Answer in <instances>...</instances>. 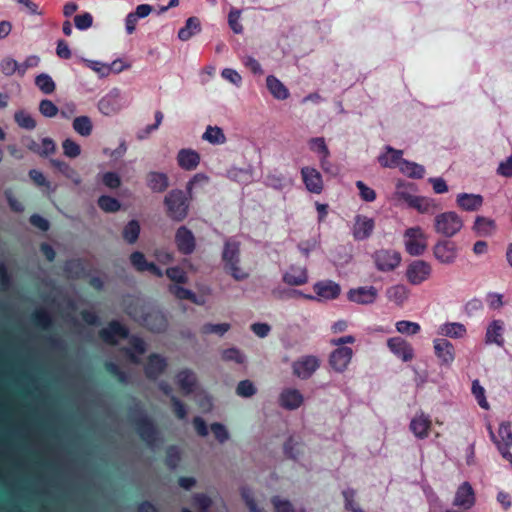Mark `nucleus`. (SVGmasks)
Instances as JSON below:
<instances>
[{
    "instance_id": "obj_35",
    "label": "nucleus",
    "mask_w": 512,
    "mask_h": 512,
    "mask_svg": "<svg viewBox=\"0 0 512 512\" xmlns=\"http://www.w3.org/2000/svg\"><path fill=\"white\" fill-rule=\"evenodd\" d=\"M147 185L154 192H163L169 185L168 177L162 172H150L147 176Z\"/></svg>"
},
{
    "instance_id": "obj_20",
    "label": "nucleus",
    "mask_w": 512,
    "mask_h": 512,
    "mask_svg": "<svg viewBox=\"0 0 512 512\" xmlns=\"http://www.w3.org/2000/svg\"><path fill=\"white\" fill-rule=\"evenodd\" d=\"M177 163L184 170H195L200 163V155L197 151L190 148L181 149L177 153Z\"/></svg>"
},
{
    "instance_id": "obj_46",
    "label": "nucleus",
    "mask_w": 512,
    "mask_h": 512,
    "mask_svg": "<svg viewBox=\"0 0 512 512\" xmlns=\"http://www.w3.org/2000/svg\"><path fill=\"white\" fill-rule=\"evenodd\" d=\"M35 85L44 94H52L56 89V84L52 77L47 73H40L35 77Z\"/></svg>"
},
{
    "instance_id": "obj_30",
    "label": "nucleus",
    "mask_w": 512,
    "mask_h": 512,
    "mask_svg": "<svg viewBox=\"0 0 512 512\" xmlns=\"http://www.w3.org/2000/svg\"><path fill=\"white\" fill-rule=\"evenodd\" d=\"M309 147L313 152H315L319 155L320 164H321L322 169L328 170V168L326 167V164H329V160H328L329 150L325 143L324 138H322V137L312 138L309 141Z\"/></svg>"
},
{
    "instance_id": "obj_60",
    "label": "nucleus",
    "mask_w": 512,
    "mask_h": 512,
    "mask_svg": "<svg viewBox=\"0 0 512 512\" xmlns=\"http://www.w3.org/2000/svg\"><path fill=\"white\" fill-rule=\"evenodd\" d=\"M271 503L275 512H298L289 500L280 496L272 497Z\"/></svg>"
},
{
    "instance_id": "obj_53",
    "label": "nucleus",
    "mask_w": 512,
    "mask_h": 512,
    "mask_svg": "<svg viewBox=\"0 0 512 512\" xmlns=\"http://www.w3.org/2000/svg\"><path fill=\"white\" fill-rule=\"evenodd\" d=\"M229 329V323H206L201 327L200 331L205 335L216 334L218 336H223L226 332L229 331Z\"/></svg>"
},
{
    "instance_id": "obj_29",
    "label": "nucleus",
    "mask_w": 512,
    "mask_h": 512,
    "mask_svg": "<svg viewBox=\"0 0 512 512\" xmlns=\"http://www.w3.org/2000/svg\"><path fill=\"white\" fill-rule=\"evenodd\" d=\"M472 229L476 235L481 237H488L495 232L496 224L494 220L490 218L477 216L475 218Z\"/></svg>"
},
{
    "instance_id": "obj_49",
    "label": "nucleus",
    "mask_w": 512,
    "mask_h": 512,
    "mask_svg": "<svg viewBox=\"0 0 512 512\" xmlns=\"http://www.w3.org/2000/svg\"><path fill=\"white\" fill-rule=\"evenodd\" d=\"M129 343L131 344V348L127 349V355L132 362H138L139 356L145 352V344L137 337H131Z\"/></svg>"
},
{
    "instance_id": "obj_47",
    "label": "nucleus",
    "mask_w": 512,
    "mask_h": 512,
    "mask_svg": "<svg viewBox=\"0 0 512 512\" xmlns=\"http://www.w3.org/2000/svg\"><path fill=\"white\" fill-rule=\"evenodd\" d=\"M224 266L230 263L239 262V245L235 241H226L223 250Z\"/></svg>"
},
{
    "instance_id": "obj_23",
    "label": "nucleus",
    "mask_w": 512,
    "mask_h": 512,
    "mask_svg": "<svg viewBox=\"0 0 512 512\" xmlns=\"http://www.w3.org/2000/svg\"><path fill=\"white\" fill-rule=\"evenodd\" d=\"M488 430L492 441L496 444L498 449L499 445H501L503 448L512 447V431L509 423L503 422L500 424L498 437H496L494 434L491 426L488 427Z\"/></svg>"
},
{
    "instance_id": "obj_56",
    "label": "nucleus",
    "mask_w": 512,
    "mask_h": 512,
    "mask_svg": "<svg viewBox=\"0 0 512 512\" xmlns=\"http://www.w3.org/2000/svg\"><path fill=\"white\" fill-rule=\"evenodd\" d=\"M140 225L136 220L130 221L123 229V238L128 243H134L139 236Z\"/></svg>"
},
{
    "instance_id": "obj_61",
    "label": "nucleus",
    "mask_w": 512,
    "mask_h": 512,
    "mask_svg": "<svg viewBox=\"0 0 512 512\" xmlns=\"http://www.w3.org/2000/svg\"><path fill=\"white\" fill-rule=\"evenodd\" d=\"M345 501V508L352 512H363L359 504L356 502V492L353 489L347 488L343 491Z\"/></svg>"
},
{
    "instance_id": "obj_4",
    "label": "nucleus",
    "mask_w": 512,
    "mask_h": 512,
    "mask_svg": "<svg viewBox=\"0 0 512 512\" xmlns=\"http://www.w3.org/2000/svg\"><path fill=\"white\" fill-rule=\"evenodd\" d=\"M403 244L411 256L423 255L428 247V236L420 226H413L404 231Z\"/></svg>"
},
{
    "instance_id": "obj_15",
    "label": "nucleus",
    "mask_w": 512,
    "mask_h": 512,
    "mask_svg": "<svg viewBox=\"0 0 512 512\" xmlns=\"http://www.w3.org/2000/svg\"><path fill=\"white\" fill-rule=\"evenodd\" d=\"M302 180L306 189L314 194H320L323 190V179L320 172L313 167H303L301 169Z\"/></svg>"
},
{
    "instance_id": "obj_27",
    "label": "nucleus",
    "mask_w": 512,
    "mask_h": 512,
    "mask_svg": "<svg viewBox=\"0 0 512 512\" xmlns=\"http://www.w3.org/2000/svg\"><path fill=\"white\" fill-rule=\"evenodd\" d=\"M283 281L290 286L303 285L308 281L307 271L302 267H290V269L284 273Z\"/></svg>"
},
{
    "instance_id": "obj_5",
    "label": "nucleus",
    "mask_w": 512,
    "mask_h": 512,
    "mask_svg": "<svg viewBox=\"0 0 512 512\" xmlns=\"http://www.w3.org/2000/svg\"><path fill=\"white\" fill-rule=\"evenodd\" d=\"M371 258L376 270L381 273H390L395 271L402 262L401 253L390 248H381L374 251Z\"/></svg>"
},
{
    "instance_id": "obj_52",
    "label": "nucleus",
    "mask_w": 512,
    "mask_h": 512,
    "mask_svg": "<svg viewBox=\"0 0 512 512\" xmlns=\"http://www.w3.org/2000/svg\"><path fill=\"white\" fill-rule=\"evenodd\" d=\"M168 290L172 295H174L176 298L180 300L187 299L193 303L199 304L197 296L191 290H188L178 285H170Z\"/></svg>"
},
{
    "instance_id": "obj_26",
    "label": "nucleus",
    "mask_w": 512,
    "mask_h": 512,
    "mask_svg": "<svg viewBox=\"0 0 512 512\" xmlns=\"http://www.w3.org/2000/svg\"><path fill=\"white\" fill-rule=\"evenodd\" d=\"M266 86L271 95L277 100H286L290 95L287 87L274 75L267 76Z\"/></svg>"
},
{
    "instance_id": "obj_25",
    "label": "nucleus",
    "mask_w": 512,
    "mask_h": 512,
    "mask_svg": "<svg viewBox=\"0 0 512 512\" xmlns=\"http://www.w3.org/2000/svg\"><path fill=\"white\" fill-rule=\"evenodd\" d=\"M387 299L397 306H402L410 296V289L404 284H395L386 289Z\"/></svg>"
},
{
    "instance_id": "obj_17",
    "label": "nucleus",
    "mask_w": 512,
    "mask_h": 512,
    "mask_svg": "<svg viewBox=\"0 0 512 512\" xmlns=\"http://www.w3.org/2000/svg\"><path fill=\"white\" fill-rule=\"evenodd\" d=\"M318 300L328 301L336 299L341 292L338 283L331 280L319 281L313 286Z\"/></svg>"
},
{
    "instance_id": "obj_33",
    "label": "nucleus",
    "mask_w": 512,
    "mask_h": 512,
    "mask_svg": "<svg viewBox=\"0 0 512 512\" xmlns=\"http://www.w3.org/2000/svg\"><path fill=\"white\" fill-rule=\"evenodd\" d=\"M466 327L459 322H447L439 327V334L450 338H463L466 335Z\"/></svg>"
},
{
    "instance_id": "obj_36",
    "label": "nucleus",
    "mask_w": 512,
    "mask_h": 512,
    "mask_svg": "<svg viewBox=\"0 0 512 512\" xmlns=\"http://www.w3.org/2000/svg\"><path fill=\"white\" fill-rule=\"evenodd\" d=\"M503 323L499 320H494L487 328L486 343H495L498 346H503L504 340L502 337Z\"/></svg>"
},
{
    "instance_id": "obj_9",
    "label": "nucleus",
    "mask_w": 512,
    "mask_h": 512,
    "mask_svg": "<svg viewBox=\"0 0 512 512\" xmlns=\"http://www.w3.org/2000/svg\"><path fill=\"white\" fill-rule=\"evenodd\" d=\"M320 367V359L315 355H304L295 360L292 364L294 376L305 380L310 378Z\"/></svg>"
},
{
    "instance_id": "obj_1",
    "label": "nucleus",
    "mask_w": 512,
    "mask_h": 512,
    "mask_svg": "<svg viewBox=\"0 0 512 512\" xmlns=\"http://www.w3.org/2000/svg\"><path fill=\"white\" fill-rule=\"evenodd\" d=\"M356 338L353 335H345L330 340V344L336 348L329 355V365L338 372H344L352 361L354 352L347 344H354Z\"/></svg>"
},
{
    "instance_id": "obj_21",
    "label": "nucleus",
    "mask_w": 512,
    "mask_h": 512,
    "mask_svg": "<svg viewBox=\"0 0 512 512\" xmlns=\"http://www.w3.org/2000/svg\"><path fill=\"white\" fill-rule=\"evenodd\" d=\"M130 261L138 271H147L157 277L163 276L162 270L159 267H157L154 263L148 262L144 254L141 252L137 251L132 253L130 256Z\"/></svg>"
},
{
    "instance_id": "obj_40",
    "label": "nucleus",
    "mask_w": 512,
    "mask_h": 512,
    "mask_svg": "<svg viewBox=\"0 0 512 512\" xmlns=\"http://www.w3.org/2000/svg\"><path fill=\"white\" fill-rule=\"evenodd\" d=\"M411 208L416 209L421 214H432L439 209L434 199L423 196H417Z\"/></svg>"
},
{
    "instance_id": "obj_6",
    "label": "nucleus",
    "mask_w": 512,
    "mask_h": 512,
    "mask_svg": "<svg viewBox=\"0 0 512 512\" xmlns=\"http://www.w3.org/2000/svg\"><path fill=\"white\" fill-rule=\"evenodd\" d=\"M165 206L167 213L173 220L180 221L184 219L188 214V202L183 191L172 190L170 191L165 199Z\"/></svg>"
},
{
    "instance_id": "obj_39",
    "label": "nucleus",
    "mask_w": 512,
    "mask_h": 512,
    "mask_svg": "<svg viewBox=\"0 0 512 512\" xmlns=\"http://www.w3.org/2000/svg\"><path fill=\"white\" fill-rule=\"evenodd\" d=\"M50 163L55 167L62 175L70 179L75 185L81 183V178L77 171L73 169L69 164L58 159L50 160Z\"/></svg>"
},
{
    "instance_id": "obj_55",
    "label": "nucleus",
    "mask_w": 512,
    "mask_h": 512,
    "mask_svg": "<svg viewBox=\"0 0 512 512\" xmlns=\"http://www.w3.org/2000/svg\"><path fill=\"white\" fill-rule=\"evenodd\" d=\"M257 393V388L250 380H242L237 384L236 394L242 398H250Z\"/></svg>"
},
{
    "instance_id": "obj_45",
    "label": "nucleus",
    "mask_w": 512,
    "mask_h": 512,
    "mask_svg": "<svg viewBox=\"0 0 512 512\" xmlns=\"http://www.w3.org/2000/svg\"><path fill=\"white\" fill-rule=\"evenodd\" d=\"M399 170L411 178H422L425 173V169L422 165H419L415 162H410L405 159L400 162Z\"/></svg>"
},
{
    "instance_id": "obj_38",
    "label": "nucleus",
    "mask_w": 512,
    "mask_h": 512,
    "mask_svg": "<svg viewBox=\"0 0 512 512\" xmlns=\"http://www.w3.org/2000/svg\"><path fill=\"white\" fill-rule=\"evenodd\" d=\"M201 31L200 21L196 17H190L186 20V24L178 32V38L181 41H187Z\"/></svg>"
},
{
    "instance_id": "obj_57",
    "label": "nucleus",
    "mask_w": 512,
    "mask_h": 512,
    "mask_svg": "<svg viewBox=\"0 0 512 512\" xmlns=\"http://www.w3.org/2000/svg\"><path fill=\"white\" fill-rule=\"evenodd\" d=\"M0 70L5 76H11L15 73L20 75L19 63L9 56L1 60Z\"/></svg>"
},
{
    "instance_id": "obj_44",
    "label": "nucleus",
    "mask_w": 512,
    "mask_h": 512,
    "mask_svg": "<svg viewBox=\"0 0 512 512\" xmlns=\"http://www.w3.org/2000/svg\"><path fill=\"white\" fill-rule=\"evenodd\" d=\"M74 131L83 136L88 137L92 133L93 125L92 121L88 116L75 117L72 123Z\"/></svg>"
},
{
    "instance_id": "obj_16",
    "label": "nucleus",
    "mask_w": 512,
    "mask_h": 512,
    "mask_svg": "<svg viewBox=\"0 0 512 512\" xmlns=\"http://www.w3.org/2000/svg\"><path fill=\"white\" fill-rule=\"evenodd\" d=\"M279 405L286 410H296L304 403V396L295 388H285L279 394Z\"/></svg>"
},
{
    "instance_id": "obj_2",
    "label": "nucleus",
    "mask_w": 512,
    "mask_h": 512,
    "mask_svg": "<svg viewBox=\"0 0 512 512\" xmlns=\"http://www.w3.org/2000/svg\"><path fill=\"white\" fill-rule=\"evenodd\" d=\"M464 227L463 218L455 211L439 212L434 216L433 229L437 235L452 238Z\"/></svg>"
},
{
    "instance_id": "obj_59",
    "label": "nucleus",
    "mask_w": 512,
    "mask_h": 512,
    "mask_svg": "<svg viewBox=\"0 0 512 512\" xmlns=\"http://www.w3.org/2000/svg\"><path fill=\"white\" fill-rule=\"evenodd\" d=\"M211 432L213 433L215 439L223 444L230 439V433L227 427L219 422H214L210 425Z\"/></svg>"
},
{
    "instance_id": "obj_48",
    "label": "nucleus",
    "mask_w": 512,
    "mask_h": 512,
    "mask_svg": "<svg viewBox=\"0 0 512 512\" xmlns=\"http://www.w3.org/2000/svg\"><path fill=\"white\" fill-rule=\"evenodd\" d=\"M14 120L22 129L33 130L36 127V121L32 115L25 110L16 111L14 114Z\"/></svg>"
},
{
    "instance_id": "obj_11",
    "label": "nucleus",
    "mask_w": 512,
    "mask_h": 512,
    "mask_svg": "<svg viewBox=\"0 0 512 512\" xmlns=\"http://www.w3.org/2000/svg\"><path fill=\"white\" fill-rule=\"evenodd\" d=\"M387 347L395 357L401 359L403 362H409L414 358L412 345L402 337L396 336L389 338L387 340Z\"/></svg>"
},
{
    "instance_id": "obj_10",
    "label": "nucleus",
    "mask_w": 512,
    "mask_h": 512,
    "mask_svg": "<svg viewBox=\"0 0 512 512\" xmlns=\"http://www.w3.org/2000/svg\"><path fill=\"white\" fill-rule=\"evenodd\" d=\"M475 503L476 494L472 485L467 481L460 484L453 498V506L463 510H470L474 507Z\"/></svg>"
},
{
    "instance_id": "obj_43",
    "label": "nucleus",
    "mask_w": 512,
    "mask_h": 512,
    "mask_svg": "<svg viewBox=\"0 0 512 512\" xmlns=\"http://www.w3.org/2000/svg\"><path fill=\"white\" fill-rule=\"evenodd\" d=\"M264 183H265L266 186L271 187L273 189L282 190L287 185L291 184V181L288 180L282 174H280V173H278L276 171H273V172H269L265 176Z\"/></svg>"
},
{
    "instance_id": "obj_62",
    "label": "nucleus",
    "mask_w": 512,
    "mask_h": 512,
    "mask_svg": "<svg viewBox=\"0 0 512 512\" xmlns=\"http://www.w3.org/2000/svg\"><path fill=\"white\" fill-rule=\"evenodd\" d=\"M63 153L69 158H76L81 153V148L74 140L67 138L62 143Z\"/></svg>"
},
{
    "instance_id": "obj_8",
    "label": "nucleus",
    "mask_w": 512,
    "mask_h": 512,
    "mask_svg": "<svg viewBox=\"0 0 512 512\" xmlns=\"http://www.w3.org/2000/svg\"><path fill=\"white\" fill-rule=\"evenodd\" d=\"M432 276V266L425 260L417 259L410 262L405 270L406 280L414 286L421 285Z\"/></svg>"
},
{
    "instance_id": "obj_34",
    "label": "nucleus",
    "mask_w": 512,
    "mask_h": 512,
    "mask_svg": "<svg viewBox=\"0 0 512 512\" xmlns=\"http://www.w3.org/2000/svg\"><path fill=\"white\" fill-rule=\"evenodd\" d=\"M143 322L149 329L157 332L164 330L167 326L165 316L159 311L149 312L146 317L143 318Z\"/></svg>"
},
{
    "instance_id": "obj_41",
    "label": "nucleus",
    "mask_w": 512,
    "mask_h": 512,
    "mask_svg": "<svg viewBox=\"0 0 512 512\" xmlns=\"http://www.w3.org/2000/svg\"><path fill=\"white\" fill-rule=\"evenodd\" d=\"M202 139L212 145H221L226 142V136L223 130L218 126H207L202 135Z\"/></svg>"
},
{
    "instance_id": "obj_63",
    "label": "nucleus",
    "mask_w": 512,
    "mask_h": 512,
    "mask_svg": "<svg viewBox=\"0 0 512 512\" xmlns=\"http://www.w3.org/2000/svg\"><path fill=\"white\" fill-rule=\"evenodd\" d=\"M139 433L141 437L148 442L149 444H153L155 441V430L152 423L148 420H144L140 427Z\"/></svg>"
},
{
    "instance_id": "obj_54",
    "label": "nucleus",
    "mask_w": 512,
    "mask_h": 512,
    "mask_svg": "<svg viewBox=\"0 0 512 512\" xmlns=\"http://www.w3.org/2000/svg\"><path fill=\"white\" fill-rule=\"evenodd\" d=\"M83 62L100 77H106L112 72L113 66H109V64L89 59H84Z\"/></svg>"
},
{
    "instance_id": "obj_31",
    "label": "nucleus",
    "mask_w": 512,
    "mask_h": 512,
    "mask_svg": "<svg viewBox=\"0 0 512 512\" xmlns=\"http://www.w3.org/2000/svg\"><path fill=\"white\" fill-rule=\"evenodd\" d=\"M177 384L185 394L193 393L197 387L196 376L190 370H183L177 375Z\"/></svg>"
},
{
    "instance_id": "obj_42",
    "label": "nucleus",
    "mask_w": 512,
    "mask_h": 512,
    "mask_svg": "<svg viewBox=\"0 0 512 512\" xmlns=\"http://www.w3.org/2000/svg\"><path fill=\"white\" fill-rule=\"evenodd\" d=\"M166 367V361L159 355H151L148 364L145 368L146 374L149 377H157Z\"/></svg>"
},
{
    "instance_id": "obj_37",
    "label": "nucleus",
    "mask_w": 512,
    "mask_h": 512,
    "mask_svg": "<svg viewBox=\"0 0 512 512\" xmlns=\"http://www.w3.org/2000/svg\"><path fill=\"white\" fill-rule=\"evenodd\" d=\"M240 494L250 512H266L254 492L249 487H241Z\"/></svg>"
},
{
    "instance_id": "obj_32",
    "label": "nucleus",
    "mask_w": 512,
    "mask_h": 512,
    "mask_svg": "<svg viewBox=\"0 0 512 512\" xmlns=\"http://www.w3.org/2000/svg\"><path fill=\"white\" fill-rule=\"evenodd\" d=\"M394 197L398 202L405 203L411 207L417 198V195H415L414 185L402 183L398 184Z\"/></svg>"
},
{
    "instance_id": "obj_18",
    "label": "nucleus",
    "mask_w": 512,
    "mask_h": 512,
    "mask_svg": "<svg viewBox=\"0 0 512 512\" xmlns=\"http://www.w3.org/2000/svg\"><path fill=\"white\" fill-rule=\"evenodd\" d=\"M175 243L183 254H191L195 249V237L186 226H181L175 234Z\"/></svg>"
},
{
    "instance_id": "obj_7",
    "label": "nucleus",
    "mask_w": 512,
    "mask_h": 512,
    "mask_svg": "<svg viewBox=\"0 0 512 512\" xmlns=\"http://www.w3.org/2000/svg\"><path fill=\"white\" fill-rule=\"evenodd\" d=\"M432 254L438 263L449 266L456 262L459 248L455 242L441 239L433 245Z\"/></svg>"
},
{
    "instance_id": "obj_13",
    "label": "nucleus",
    "mask_w": 512,
    "mask_h": 512,
    "mask_svg": "<svg viewBox=\"0 0 512 512\" xmlns=\"http://www.w3.org/2000/svg\"><path fill=\"white\" fill-rule=\"evenodd\" d=\"M375 222L365 215H356L352 226V235L355 240L363 241L368 239L374 230Z\"/></svg>"
},
{
    "instance_id": "obj_3",
    "label": "nucleus",
    "mask_w": 512,
    "mask_h": 512,
    "mask_svg": "<svg viewBox=\"0 0 512 512\" xmlns=\"http://www.w3.org/2000/svg\"><path fill=\"white\" fill-rule=\"evenodd\" d=\"M129 105L130 101L127 97L118 88H113L101 97L97 103V109L103 116L112 117L120 113Z\"/></svg>"
},
{
    "instance_id": "obj_14",
    "label": "nucleus",
    "mask_w": 512,
    "mask_h": 512,
    "mask_svg": "<svg viewBox=\"0 0 512 512\" xmlns=\"http://www.w3.org/2000/svg\"><path fill=\"white\" fill-rule=\"evenodd\" d=\"M433 349L441 365L450 366L455 359V350L451 342L445 338L433 340Z\"/></svg>"
},
{
    "instance_id": "obj_51",
    "label": "nucleus",
    "mask_w": 512,
    "mask_h": 512,
    "mask_svg": "<svg viewBox=\"0 0 512 512\" xmlns=\"http://www.w3.org/2000/svg\"><path fill=\"white\" fill-rule=\"evenodd\" d=\"M395 328L398 333L409 336L417 334L421 329L420 325L417 322H412L408 320H401L396 322Z\"/></svg>"
},
{
    "instance_id": "obj_12",
    "label": "nucleus",
    "mask_w": 512,
    "mask_h": 512,
    "mask_svg": "<svg viewBox=\"0 0 512 512\" xmlns=\"http://www.w3.org/2000/svg\"><path fill=\"white\" fill-rule=\"evenodd\" d=\"M347 298L356 304L370 305L378 298V290L374 286H362L350 289Z\"/></svg>"
},
{
    "instance_id": "obj_22",
    "label": "nucleus",
    "mask_w": 512,
    "mask_h": 512,
    "mask_svg": "<svg viewBox=\"0 0 512 512\" xmlns=\"http://www.w3.org/2000/svg\"><path fill=\"white\" fill-rule=\"evenodd\" d=\"M430 426V418L422 412L416 414L410 422L411 431L419 439H424L428 436Z\"/></svg>"
},
{
    "instance_id": "obj_58",
    "label": "nucleus",
    "mask_w": 512,
    "mask_h": 512,
    "mask_svg": "<svg viewBox=\"0 0 512 512\" xmlns=\"http://www.w3.org/2000/svg\"><path fill=\"white\" fill-rule=\"evenodd\" d=\"M221 357L224 361L235 362L237 364H243L246 360L245 355L235 347L223 350Z\"/></svg>"
},
{
    "instance_id": "obj_64",
    "label": "nucleus",
    "mask_w": 512,
    "mask_h": 512,
    "mask_svg": "<svg viewBox=\"0 0 512 512\" xmlns=\"http://www.w3.org/2000/svg\"><path fill=\"white\" fill-rule=\"evenodd\" d=\"M99 177L102 183L110 189H116L121 185V178L115 172H105L99 175Z\"/></svg>"
},
{
    "instance_id": "obj_19",
    "label": "nucleus",
    "mask_w": 512,
    "mask_h": 512,
    "mask_svg": "<svg viewBox=\"0 0 512 512\" xmlns=\"http://www.w3.org/2000/svg\"><path fill=\"white\" fill-rule=\"evenodd\" d=\"M484 199L480 194L459 193L456 196V204L463 211L475 212L483 205Z\"/></svg>"
},
{
    "instance_id": "obj_28",
    "label": "nucleus",
    "mask_w": 512,
    "mask_h": 512,
    "mask_svg": "<svg viewBox=\"0 0 512 512\" xmlns=\"http://www.w3.org/2000/svg\"><path fill=\"white\" fill-rule=\"evenodd\" d=\"M103 339L111 344H116L120 339L127 337L126 329L118 322H112L102 331Z\"/></svg>"
},
{
    "instance_id": "obj_24",
    "label": "nucleus",
    "mask_w": 512,
    "mask_h": 512,
    "mask_svg": "<svg viewBox=\"0 0 512 512\" xmlns=\"http://www.w3.org/2000/svg\"><path fill=\"white\" fill-rule=\"evenodd\" d=\"M403 161L402 151L386 146L385 151L378 156V162L385 168H398Z\"/></svg>"
},
{
    "instance_id": "obj_50",
    "label": "nucleus",
    "mask_w": 512,
    "mask_h": 512,
    "mask_svg": "<svg viewBox=\"0 0 512 512\" xmlns=\"http://www.w3.org/2000/svg\"><path fill=\"white\" fill-rule=\"evenodd\" d=\"M98 206L107 213H114L120 210V202L111 196L103 195L98 199Z\"/></svg>"
}]
</instances>
